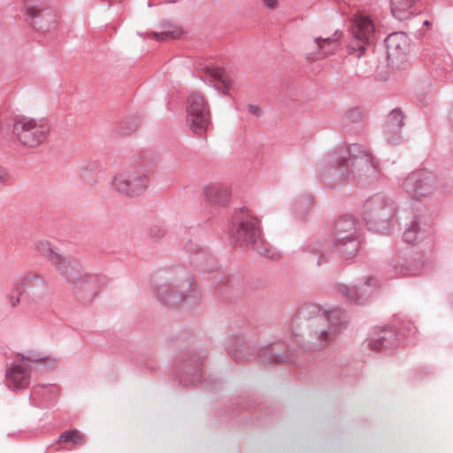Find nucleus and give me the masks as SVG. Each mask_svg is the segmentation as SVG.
<instances>
[{
  "label": "nucleus",
  "mask_w": 453,
  "mask_h": 453,
  "mask_svg": "<svg viewBox=\"0 0 453 453\" xmlns=\"http://www.w3.org/2000/svg\"><path fill=\"white\" fill-rule=\"evenodd\" d=\"M307 320L308 335L305 340L294 329L289 334L291 343L277 341L259 347V357L265 364L295 362L293 353L302 347L309 351L319 350L330 343L336 330L345 324V312L338 307L324 309L310 303L299 309L292 320V326L299 320Z\"/></svg>",
  "instance_id": "1"
},
{
  "label": "nucleus",
  "mask_w": 453,
  "mask_h": 453,
  "mask_svg": "<svg viewBox=\"0 0 453 453\" xmlns=\"http://www.w3.org/2000/svg\"><path fill=\"white\" fill-rule=\"evenodd\" d=\"M320 174L328 182L357 181L366 185L379 179L380 162L364 144L342 143L324 156Z\"/></svg>",
  "instance_id": "2"
},
{
  "label": "nucleus",
  "mask_w": 453,
  "mask_h": 453,
  "mask_svg": "<svg viewBox=\"0 0 453 453\" xmlns=\"http://www.w3.org/2000/svg\"><path fill=\"white\" fill-rule=\"evenodd\" d=\"M421 210L413 205L396 208L393 201L384 194H376L368 198L363 206V219L369 230L381 234L402 226L403 241L414 244L426 236V230L420 223Z\"/></svg>",
  "instance_id": "3"
},
{
  "label": "nucleus",
  "mask_w": 453,
  "mask_h": 453,
  "mask_svg": "<svg viewBox=\"0 0 453 453\" xmlns=\"http://www.w3.org/2000/svg\"><path fill=\"white\" fill-rule=\"evenodd\" d=\"M232 241L239 246L250 247L258 255L275 258L277 250L263 237L259 219L246 209L235 211L230 229Z\"/></svg>",
  "instance_id": "4"
},
{
  "label": "nucleus",
  "mask_w": 453,
  "mask_h": 453,
  "mask_svg": "<svg viewBox=\"0 0 453 453\" xmlns=\"http://www.w3.org/2000/svg\"><path fill=\"white\" fill-rule=\"evenodd\" d=\"M42 363L51 369L57 365V359L35 349L16 353L13 361L5 370L7 388L13 391L27 388L33 373H36L41 369Z\"/></svg>",
  "instance_id": "5"
},
{
  "label": "nucleus",
  "mask_w": 453,
  "mask_h": 453,
  "mask_svg": "<svg viewBox=\"0 0 453 453\" xmlns=\"http://www.w3.org/2000/svg\"><path fill=\"white\" fill-rule=\"evenodd\" d=\"M360 236L342 237L328 242H316L308 245L306 252L310 263L321 265L326 262V256L334 252L342 259H350L356 257L360 250Z\"/></svg>",
  "instance_id": "6"
},
{
  "label": "nucleus",
  "mask_w": 453,
  "mask_h": 453,
  "mask_svg": "<svg viewBox=\"0 0 453 453\" xmlns=\"http://www.w3.org/2000/svg\"><path fill=\"white\" fill-rule=\"evenodd\" d=\"M50 126L44 119L16 115L12 119V133L24 147L36 148L47 139Z\"/></svg>",
  "instance_id": "7"
},
{
  "label": "nucleus",
  "mask_w": 453,
  "mask_h": 453,
  "mask_svg": "<svg viewBox=\"0 0 453 453\" xmlns=\"http://www.w3.org/2000/svg\"><path fill=\"white\" fill-rule=\"evenodd\" d=\"M393 326L375 329L368 340V347L377 351L388 350L400 345L402 339L416 334L417 328L410 320L402 321L397 327Z\"/></svg>",
  "instance_id": "8"
},
{
  "label": "nucleus",
  "mask_w": 453,
  "mask_h": 453,
  "mask_svg": "<svg viewBox=\"0 0 453 453\" xmlns=\"http://www.w3.org/2000/svg\"><path fill=\"white\" fill-rule=\"evenodd\" d=\"M440 186L438 176L426 169H419L409 173L402 188L412 201H420L432 196Z\"/></svg>",
  "instance_id": "9"
},
{
  "label": "nucleus",
  "mask_w": 453,
  "mask_h": 453,
  "mask_svg": "<svg viewBox=\"0 0 453 453\" xmlns=\"http://www.w3.org/2000/svg\"><path fill=\"white\" fill-rule=\"evenodd\" d=\"M352 37L349 43V54L361 58L376 36V29L369 16L358 13L352 20Z\"/></svg>",
  "instance_id": "10"
},
{
  "label": "nucleus",
  "mask_w": 453,
  "mask_h": 453,
  "mask_svg": "<svg viewBox=\"0 0 453 453\" xmlns=\"http://www.w3.org/2000/svg\"><path fill=\"white\" fill-rule=\"evenodd\" d=\"M150 184L149 175L141 168L125 169L113 176L111 186L114 190L134 197L146 191Z\"/></svg>",
  "instance_id": "11"
},
{
  "label": "nucleus",
  "mask_w": 453,
  "mask_h": 453,
  "mask_svg": "<svg viewBox=\"0 0 453 453\" xmlns=\"http://www.w3.org/2000/svg\"><path fill=\"white\" fill-rule=\"evenodd\" d=\"M24 9L32 27L37 32L46 34L57 28V15L43 0H24Z\"/></svg>",
  "instance_id": "12"
},
{
  "label": "nucleus",
  "mask_w": 453,
  "mask_h": 453,
  "mask_svg": "<svg viewBox=\"0 0 453 453\" xmlns=\"http://www.w3.org/2000/svg\"><path fill=\"white\" fill-rule=\"evenodd\" d=\"M157 296L158 300L165 304L175 306L181 301L190 300L193 303L197 302L199 296L193 287V280L188 277L185 281L180 284L164 283L157 288Z\"/></svg>",
  "instance_id": "13"
},
{
  "label": "nucleus",
  "mask_w": 453,
  "mask_h": 453,
  "mask_svg": "<svg viewBox=\"0 0 453 453\" xmlns=\"http://www.w3.org/2000/svg\"><path fill=\"white\" fill-rule=\"evenodd\" d=\"M187 123L193 133H205L211 124V113L205 99L196 92L191 93L188 100Z\"/></svg>",
  "instance_id": "14"
},
{
  "label": "nucleus",
  "mask_w": 453,
  "mask_h": 453,
  "mask_svg": "<svg viewBox=\"0 0 453 453\" xmlns=\"http://www.w3.org/2000/svg\"><path fill=\"white\" fill-rule=\"evenodd\" d=\"M46 290L44 279L34 272H27L14 282L12 292L9 296V303L12 307H16L24 296L38 298L43 296Z\"/></svg>",
  "instance_id": "15"
},
{
  "label": "nucleus",
  "mask_w": 453,
  "mask_h": 453,
  "mask_svg": "<svg viewBox=\"0 0 453 453\" xmlns=\"http://www.w3.org/2000/svg\"><path fill=\"white\" fill-rule=\"evenodd\" d=\"M424 266L423 256L411 252L395 255L388 264V273L392 278L418 274Z\"/></svg>",
  "instance_id": "16"
},
{
  "label": "nucleus",
  "mask_w": 453,
  "mask_h": 453,
  "mask_svg": "<svg viewBox=\"0 0 453 453\" xmlns=\"http://www.w3.org/2000/svg\"><path fill=\"white\" fill-rule=\"evenodd\" d=\"M58 273L69 284L79 285L87 283L92 278L83 271L80 263L70 256L61 257L53 265Z\"/></svg>",
  "instance_id": "17"
},
{
  "label": "nucleus",
  "mask_w": 453,
  "mask_h": 453,
  "mask_svg": "<svg viewBox=\"0 0 453 453\" xmlns=\"http://www.w3.org/2000/svg\"><path fill=\"white\" fill-rule=\"evenodd\" d=\"M388 65L391 67H398L406 58L408 50L407 36L403 32L390 34L385 40Z\"/></svg>",
  "instance_id": "18"
},
{
  "label": "nucleus",
  "mask_w": 453,
  "mask_h": 453,
  "mask_svg": "<svg viewBox=\"0 0 453 453\" xmlns=\"http://www.w3.org/2000/svg\"><path fill=\"white\" fill-rule=\"evenodd\" d=\"M404 116L401 110L394 109L387 117L383 128L385 139L389 144H399L403 141L401 130L404 124Z\"/></svg>",
  "instance_id": "19"
},
{
  "label": "nucleus",
  "mask_w": 453,
  "mask_h": 453,
  "mask_svg": "<svg viewBox=\"0 0 453 453\" xmlns=\"http://www.w3.org/2000/svg\"><path fill=\"white\" fill-rule=\"evenodd\" d=\"M360 236L357 227V219L349 214L339 217L334 224L330 234L329 241L341 239L342 237Z\"/></svg>",
  "instance_id": "20"
},
{
  "label": "nucleus",
  "mask_w": 453,
  "mask_h": 453,
  "mask_svg": "<svg viewBox=\"0 0 453 453\" xmlns=\"http://www.w3.org/2000/svg\"><path fill=\"white\" fill-rule=\"evenodd\" d=\"M364 286L371 288L368 293H366L365 290L359 293L355 286L350 287L345 284L337 285V293L350 303H360L362 301L368 298L373 292V279L372 277L366 279Z\"/></svg>",
  "instance_id": "21"
},
{
  "label": "nucleus",
  "mask_w": 453,
  "mask_h": 453,
  "mask_svg": "<svg viewBox=\"0 0 453 453\" xmlns=\"http://www.w3.org/2000/svg\"><path fill=\"white\" fill-rule=\"evenodd\" d=\"M204 195L211 203L224 205L230 197L231 190L226 184L215 183L204 188Z\"/></svg>",
  "instance_id": "22"
},
{
  "label": "nucleus",
  "mask_w": 453,
  "mask_h": 453,
  "mask_svg": "<svg viewBox=\"0 0 453 453\" xmlns=\"http://www.w3.org/2000/svg\"><path fill=\"white\" fill-rule=\"evenodd\" d=\"M209 73L211 76L209 85L218 91H222L226 96H229L233 82L225 71L217 67L210 69Z\"/></svg>",
  "instance_id": "23"
},
{
  "label": "nucleus",
  "mask_w": 453,
  "mask_h": 453,
  "mask_svg": "<svg viewBox=\"0 0 453 453\" xmlns=\"http://www.w3.org/2000/svg\"><path fill=\"white\" fill-rule=\"evenodd\" d=\"M418 0H391L390 9L393 16L398 20H405L415 13V6Z\"/></svg>",
  "instance_id": "24"
},
{
  "label": "nucleus",
  "mask_w": 453,
  "mask_h": 453,
  "mask_svg": "<svg viewBox=\"0 0 453 453\" xmlns=\"http://www.w3.org/2000/svg\"><path fill=\"white\" fill-rule=\"evenodd\" d=\"M339 33L336 31L332 37H317L314 40L319 54L326 57L333 54L339 48Z\"/></svg>",
  "instance_id": "25"
},
{
  "label": "nucleus",
  "mask_w": 453,
  "mask_h": 453,
  "mask_svg": "<svg viewBox=\"0 0 453 453\" xmlns=\"http://www.w3.org/2000/svg\"><path fill=\"white\" fill-rule=\"evenodd\" d=\"M36 250L50 262L51 265H55V262L61 257L62 254L57 252L50 242L46 240H39L35 242Z\"/></svg>",
  "instance_id": "26"
},
{
  "label": "nucleus",
  "mask_w": 453,
  "mask_h": 453,
  "mask_svg": "<svg viewBox=\"0 0 453 453\" xmlns=\"http://www.w3.org/2000/svg\"><path fill=\"white\" fill-rule=\"evenodd\" d=\"M313 205V199L311 195L305 194L297 197L294 203V211L297 217L305 218Z\"/></svg>",
  "instance_id": "27"
},
{
  "label": "nucleus",
  "mask_w": 453,
  "mask_h": 453,
  "mask_svg": "<svg viewBox=\"0 0 453 453\" xmlns=\"http://www.w3.org/2000/svg\"><path fill=\"white\" fill-rule=\"evenodd\" d=\"M102 168L98 161H89L82 167L81 175L84 180L89 184L97 182L96 174L100 173Z\"/></svg>",
  "instance_id": "28"
},
{
  "label": "nucleus",
  "mask_w": 453,
  "mask_h": 453,
  "mask_svg": "<svg viewBox=\"0 0 453 453\" xmlns=\"http://www.w3.org/2000/svg\"><path fill=\"white\" fill-rule=\"evenodd\" d=\"M58 442H68L73 448L83 445L86 442V438L82 433L77 429L67 430L60 434L58 440Z\"/></svg>",
  "instance_id": "29"
},
{
  "label": "nucleus",
  "mask_w": 453,
  "mask_h": 453,
  "mask_svg": "<svg viewBox=\"0 0 453 453\" xmlns=\"http://www.w3.org/2000/svg\"><path fill=\"white\" fill-rule=\"evenodd\" d=\"M57 390V387L53 384L50 385H37L35 387L31 392L29 402L32 405L37 406L35 403L36 397H42L46 400L50 398L51 394H54Z\"/></svg>",
  "instance_id": "30"
},
{
  "label": "nucleus",
  "mask_w": 453,
  "mask_h": 453,
  "mask_svg": "<svg viewBox=\"0 0 453 453\" xmlns=\"http://www.w3.org/2000/svg\"><path fill=\"white\" fill-rule=\"evenodd\" d=\"M363 119V114L358 108H350L342 115V128L349 131V127L351 124H358Z\"/></svg>",
  "instance_id": "31"
},
{
  "label": "nucleus",
  "mask_w": 453,
  "mask_h": 453,
  "mask_svg": "<svg viewBox=\"0 0 453 453\" xmlns=\"http://www.w3.org/2000/svg\"><path fill=\"white\" fill-rule=\"evenodd\" d=\"M201 372L198 369V363H196L191 369V371H185L179 375L178 380L183 386L196 384L201 380Z\"/></svg>",
  "instance_id": "32"
},
{
  "label": "nucleus",
  "mask_w": 453,
  "mask_h": 453,
  "mask_svg": "<svg viewBox=\"0 0 453 453\" xmlns=\"http://www.w3.org/2000/svg\"><path fill=\"white\" fill-rule=\"evenodd\" d=\"M217 288L219 292L225 296H227L228 293L235 294L239 291V288L229 278H224L218 283Z\"/></svg>",
  "instance_id": "33"
},
{
  "label": "nucleus",
  "mask_w": 453,
  "mask_h": 453,
  "mask_svg": "<svg viewBox=\"0 0 453 453\" xmlns=\"http://www.w3.org/2000/svg\"><path fill=\"white\" fill-rule=\"evenodd\" d=\"M227 351L232 356V358L235 361H250L255 358V355L253 353H243V350L241 347L235 348V346L227 345Z\"/></svg>",
  "instance_id": "34"
},
{
  "label": "nucleus",
  "mask_w": 453,
  "mask_h": 453,
  "mask_svg": "<svg viewBox=\"0 0 453 453\" xmlns=\"http://www.w3.org/2000/svg\"><path fill=\"white\" fill-rule=\"evenodd\" d=\"M165 233L166 229L161 223L150 226L148 231L149 237L154 242L159 241L165 236Z\"/></svg>",
  "instance_id": "35"
},
{
  "label": "nucleus",
  "mask_w": 453,
  "mask_h": 453,
  "mask_svg": "<svg viewBox=\"0 0 453 453\" xmlns=\"http://www.w3.org/2000/svg\"><path fill=\"white\" fill-rule=\"evenodd\" d=\"M152 37L157 41H167L175 37L173 31H164L160 33L154 32L151 34Z\"/></svg>",
  "instance_id": "36"
},
{
  "label": "nucleus",
  "mask_w": 453,
  "mask_h": 453,
  "mask_svg": "<svg viewBox=\"0 0 453 453\" xmlns=\"http://www.w3.org/2000/svg\"><path fill=\"white\" fill-rule=\"evenodd\" d=\"M187 250L190 253H198V252L205 253V251L203 250V248L200 247L197 244H194L192 242L188 243V245L187 246Z\"/></svg>",
  "instance_id": "37"
},
{
  "label": "nucleus",
  "mask_w": 453,
  "mask_h": 453,
  "mask_svg": "<svg viewBox=\"0 0 453 453\" xmlns=\"http://www.w3.org/2000/svg\"><path fill=\"white\" fill-rule=\"evenodd\" d=\"M9 180V174L5 171V169L0 166V184H3Z\"/></svg>",
  "instance_id": "38"
},
{
  "label": "nucleus",
  "mask_w": 453,
  "mask_h": 453,
  "mask_svg": "<svg viewBox=\"0 0 453 453\" xmlns=\"http://www.w3.org/2000/svg\"><path fill=\"white\" fill-rule=\"evenodd\" d=\"M265 7L268 9H274L277 6L278 0H262Z\"/></svg>",
  "instance_id": "39"
},
{
  "label": "nucleus",
  "mask_w": 453,
  "mask_h": 453,
  "mask_svg": "<svg viewBox=\"0 0 453 453\" xmlns=\"http://www.w3.org/2000/svg\"><path fill=\"white\" fill-rule=\"evenodd\" d=\"M249 111L256 116H259L261 114V110L258 106L250 104L249 105Z\"/></svg>",
  "instance_id": "40"
},
{
  "label": "nucleus",
  "mask_w": 453,
  "mask_h": 453,
  "mask_svg": "<svg viewBox=\"0 0 453 453\" xmlns=\"http://www.w3.org/2000/svg\"><path fill=\"white\" fill-rule=\"evenodd\" d=\"M424 25L429 27L431 25V22L429 20H426L424 21Z\"/></svg>",
  "instance_id": "41"
}]
</instances>
